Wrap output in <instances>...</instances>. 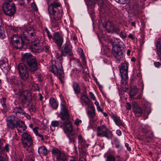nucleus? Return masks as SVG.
<instances>
[{
  "label": "nucleus",
  "mask_w": 161,
  "mask_h": 161,
  "mask_svg": "<svg viewBox=\"0 0 161 161\" xmlns=\"http://www.w3.org/2000/svg\"><path fill=\"white\" fill-rule=\"evenodd\" d=\"M24 114V115L26 117V118L28 119H30L31 118V117L30 115L28 114L25 113L24 112V114Z\"/></svg>",
  "instance_id": "63"
},
{
  "label": "nucleus",
  "mask_w": 161,
  "mask_h": 161,
  "mask_svg": "<svg viewBox=\"0 0 161 161\" xmlns=\"http://www.w3.org/2000/svg\"><path fill=\"white\" fill-rule=\"evenodd\" d=\"M61 149L56 148L53 147L51 150V153L52 156L53 157H56L59 153L61 151Z\"/></svg>",
  "instance_id": "35"
},
{
  "label": "nucleus",
  "mask_w": 161,
  "mask_h": 161,
  "mask_svg": "<svg viewBox=\"0 0 161 161\" xmlns=\"http://www.w3.org/2000/svg\"><path fill=\"white\" fill-rule=\"evenodd\" d=\"M120 30V29L119 27L114 26V31H113V32H115L117 34H119V33Z\"/></svg>",
  "instance_id": "51"
},
{
  "label": "nucleus",
  "mask_w": 161,
  "mask_h": 161,
  "mask_svg": "<svg viewBox=\"0 0 161 161\" xmlns=\"http://www.w3.org/2000/svg\"><path fill=\"white\" fill-rule=\"evenodd\" d=\"M10 41L13 46L17 49L22 48L24 44L21 38L16 34H14L11 37Z\"/></svg>",
  "instance_id": "11"
},
{
  "label": "nucleus",
  "mask_w": 161,
  "mask_h": 161,
  "mask_svg": "<svg viewBox=\"0 0 161 161\" xmlns=\"http://www.w3.org/2000/svg\"><path fill=\"white\" fill-rule=\"evenodd\" d=\"M67 136L69 138L70 143L74 142H75V138L76 137V134L75 131H72L68 133Z\"/></svg>",
  "instance_id": "27"
},
{
  "label": "nucleus",
  "mask_w": 161,
  "mask_h": 161,
  "mask_svg": "<svg viewBox=\"0 0 161 161\" xmlns=\"http://www.w3.org/2000/svg\"><path fill=\"white\" fill-rule=\"evenodd\" d=\"M63 129L64 133L66 134L73 131V127L71 123L69 121L65 122L64 125Z\"/></svg>",
  "instance_id": "20"
},
{
  "label": "nucleus",
  "mask_w": 161,
  "mask_h": 161,
  "mask_svg": "<svg viewBox=\"0 0 161 161\" xmlns=\"http://www.w3.org/2000/svg\"><path fill=\"white\" fill-rule=\"evenodd\" d=\"M115 43L113 44L112 53L114 57L118 60H122L123 57V52L121 48L123 45L122 43H120V40L118 39H114Z\"/></svg>",
  "instance_id": "4"
},
{
  "label": "nucleus",
  "mask_w": 161,
  "mask_h": 161,
  "mask_svg": "<svg viewBox=\"0 0 161 161\" xmlns=\"http://www.w3.org/2000/svg\"><path fill=\"white\" fill-rule=\"evenodd\" d=\"M5 37V34L2 26H0V38L3 39Z\"/></svg>",
  "instance_id": "42"
},
{
  "label": "nucleus",
  "mask_w": 161,
  "mask_h": 161,
  "mask_svg": "<svg viewBox=\"0 0 161 161\" xmlns=\"http://www.w3.org/2000/svg\"><path fill=\"white\" fill-rule=\"evenodd\" d=\"M97 136L105 137L108 139L111 138L113 135L111 132L103 126L101 127L98 126L97 128Z\"/></svg>",
  "instance_id": "10"
},
{
  "label": "nucleus",
  "mask_w": 161,
  "mask_h": 161,
  "mask_svg": "<svg viewBox=\"0 0 161 161\" xmlns=\"http://www.w3.org/2000/svg\"><path fill=\"white\" fill-rule=\"evenodd\" d=\"M16 127L18 131L20 133L23 132L27 128L25 123L22 121H18L16 123Z\"/></svg>",
  "instance_id": "19"
},
{
  "label": "nucleus",
  "mask_w": 161,
  "mask_h": 161,
  "mask_svg": "<svg viewBox=\"0 0 161 161\" xmlns=\"http://www.w3.org/2000/svg\"><path fill=\"white\" fill-rule=\"evenodd\" d=\"M78 140L79 147L81 148L82 150L84 151L88 147V144L86 143L85 139L81 135L78 136Z\"/></svg>",
  "instance_id": "15"
},
{
  "label": "nucleus",
  "mask_w": 161,
  "mask_h": 161,
  "mask_svg": "<svg viewBox=\"0 0 161 161\" xmlns=\"http://www.w3.org/2000/svg\"><path fill=\"white\" fill-rule=\"evenodd\" d=\"M50 17L53 15V18L51 19L52 27L55 28L54 30H57L59 28V24L61 22V19L62 16L63 10L61 7V4H57L53 8L51 11L48 10Z\"/></svg>",
  "instance_id": "1"
},
{
  "label": "nucleus",
  "mask_w": 161,
  "mask_h": 161,
  "mask_svg": "<svg viewBox=\"0 0 161 161\" xmlns=\"http://www.w3.org/2000/svg\"><path fill=\"white\" fill-rule=\"evenodd\" d=\"M19 76L23 81H27L29 77L28 71L19 73Z\"/></svg>",
  "instance_id": "28"
},
{
  "label": "nucleus",
  "mask_w": 161,
  "mask_h": 161,
  "mask_svg": "<svg viewBox=\"0 0 161 161\" xmlns=\"http://www.w3.org/2000/svg\"><path fill=\"white\" fill-rule=\"evenodd\" d=\"M36 135L41 137L42 140L43 141L44 140V137H43V135H42L38 133V132Z\"/></svg>",
  "instance_id": "60"
},
{
  "label": "nucleus",
  "mask_w": 161,
  "mask_h": 161,
  "mask_svg": "<svg viewBox=\"0 0 161 161\" xmlns=\"http://www.w3.org/2000/svg\"><path fill=\"white\" fill-rule=\"evenodd\" d=\"M116 158L113 154L107 156L106 161H115Z\"/></svg>",
  "instance_id": "44"
},
{
  "label": "nucleus",
  "mask_w": 161,
  "mask_h": 161,
  "mask_svg": "<svg viewBox=\"0 0 161 161\" xmlns=\"http://www.w3.org/2000/svg\"><path fill=\"white\" fill-rule=\"evenodd\" d=\"M2 143L0 142V148L1 149H3V150L2 152V154L3 153V152L4 151H6L7 152H8L9 151V146L8 144H6L4 148H3L2 147Z\"/></svg>",
  "instance_id": "45"
},
{
  "label": "nucleus",
  "mask_w": 161,
  "mask_h": 161,
  "mask_svg": "<svg viewBox=\"0 0 161 161\" xmlns=\"http://www.w3.org/2000/svg\"><path fill=\"white\" fill-rule=\"evenodd\" d=\"M110 115L116 125L119 126H121L123 127H125V124L122 120H121L119 117L113 113H111Z\"/></svg>",
  "instance_id": "16"
},
{
  "label": "nucleus",
  "mask_w": 161,
  "mask_h": 161,
  "mask_svg": "<svg viewBox=\"0 0 161 161\" xmlns=\"http://www.w3.org/2000/svg\"><path fill=\"white\" fill-rule=\"evenodd\" d=\"M21 88L19 89V91H18V93H17L15 92H14L15 94L16 95H18L22 97L24 100H26L28 98V96L30 94V93L28 91H22L21 90Z\"/></svg>",
  "instance_id": "18"
},
{
  "label": "nucleus",
  "mask_w": 161,
  "mask_h": 161,
  "mask_svg": "<svg viewBox=\"0 0 161 161\" xmlns=\"http://www.w3.org/2000/svg\"><path fill=\"white\" fill-rule=\"evenodd\" d=\"M38 44L36 43H33L30 45V49L32 52L34 53H39L41 52V49L38 46Z\"/></svg>",
  "instance_id": "24"
},
{
  "label": "nucleus",
  "mask_w": 161,
  "mask_h": 161,
  "mask_svg": "<svg viewBox=\"0 0 161 161\" xmlns=\"http://www.w3.org/2000/svg\"><path fill=\"white\" fill-rule=\"evenodd\" d=\"M138 89L135 86H133L129 93L130 97L132 98L136 95L138 93Z\"/></svg>",
  "instance_id": "31"
},
{
  "label": "nucleus",
  "mask_w": 161,
  "mask_h": 161,
  "mask_svg": "<svg viewBox=\"0 0 161 161\" xmlns=\"http://www.w3.org/2000/svg\"><path fill=\"white\" fill-rule=\"evenodd\" d=\"M6 98L3 97H2L1 99V103L3 107V109L6 110L7 109V107L6 104Z\"/></svg>",
  "instance_id": "41"
},
{
  "label": "nucleus",
  "mask_w": 161,
  "mask_h": 161,
  "mask_svg": "<svg viewBox=\"0 0 161 161\" xmlns=\"http://www.w3.org/2000/svg\"><path fill=\"white\" fill-rule=\"evenodd\" d=\"M47 3L48 7V10L51 11L53 8L56 6L57 4H60L55 0H47Z\"/></svg>",
  "instance_id": "23"
},
{
  "label": "nucleus",
  "mask_w": 161,
  "mask_h": 161,
  "mask_svg": "<svg viewBox=\"0 0 161 161\" xmlns=\"http://www.w3.org/2000/svg\"><path fill=\"white\" fill-rule=\"evenodd\" d=\"M97 108L98 111L103 112V109L101 108L100 106L97 107Z\"/></svg>",
  "instance_id": "64"
},
{
  "label": "nucleus",
  "mask_w": 161,
  "mask_h": 161,
  "mask_svg": "<svg viewBox=\"0 0 161 161\" xmlns=\"http://www.w3.org/2000/svg\"><path fill=\"white\" fill-rule=\"evenodd\" d=\"M79 50L80 51V52H81L80 54V56L82 60L83 61V62L84 64V65L85 64H86V60L85 59L84 54L83 53V50L81 48L79 49Z\"/></svg>",
  "instance_id": "47"
},
{
  "label": "nucleus",
  "mask_w": 161,
  "mask_h": 161,
  "mask_svg": "<svg viewBox=\"0 0 161 161\" xmlns=\"http://www.w3.org/2000/svg\"><path fill=\"white\" fill-rule=\"evenodd\" d=\"M103 26L108 32H113L114 30V26L112 22L110 21L106 22L103 24Z\"/></svg>",
  "instance_id": "21"
},
{
  "label": "nucleus",
  "mask_w": 161,
  "mask_h": 161,
  "mask_svg": "<svg viewBox=\"0 0 161 161\" xmlns=\"http://www.w3.org/2000/svg\"><path fill=\"white\" fill-rule=\"evenodd\" d=\"M129 64L127 62H125L121 64L120 67V72L121 74V77L123 81H124V83L125 84V88L124 91L126 90L128 88V86L126 84V80H128V68Z\"/></svg>",
  "instance_id": "6"
},
{
  "label": "nucleus",
  "mask_w": 161,
  "mask_h": 161,
  "mask_svg": "<svg viewBox=\"0 0 161 161\" xmlns=\"http://www.w3.org/2000/svg\"><path fill=\"white\" fill-rule=\"evenodd\" d=\"M81 122L82 121L81 120L79 119H76L75 122V124L76 125H78L80 123H81Z\"/></svg>",
  "instance_id": "55"
},
{
  "label": "nucleus",
  "mask_w": 161,
  "mask_h": 161,
  "mask_svg": "<svg viewBox=\"0 0 161 161\" xmlns=\"http://www.w3.org/2000/svg\"><path fill=\"white\" fill-rule=\"evenodd\" d=\"M156 48L157 54L161 58V37L159 38L157 42Z\"/></svg>",
  "instance_id": "25"
},
{
  "label": "nucleus",
  "mask_w": 161,
  "mask_h": 161,
  "mask_svg": "<svg viewBox=\"0 0 161 161\" xmlns=\"http://www.w3.org/2000/svg\"><path fill=\"white\" fill-rule=\"evenodd\" d=\"M39 129L38 127L37 126H36L34 128H33V130L36 135L38 133V131H37V130Z\"/></svg>",
  "instance_id": "59"
},
{
  "label": "nucleus",
  "mask_w": 161,
  "mask_h": 161,
  "mask_svg": "<svg viewBox=\"0 0 161 161\" xmlns=\"http://www.w3.org/2000/svg\"><path fill=\"white\" fill-rule=\"evenodd\" d=\"M31 5L33 7L34 9V10H35L36 11V10H37V8L36 6L35 3H32L31 4Z\"/></svg>",
  "instance_id": "62"
},
{
  "label": "nucleus",
  "mask_w": 161,
  "mask_h": 161,
  "mask_svg": "<svg viewBox=\"0 0 161 161\" xmlns=\"http://www.w3.org/2000/svg\"><path fill=\"white\" fill-rule=\"evenodd\" d=\"M13 112L15 114L19 113L21 114H24V111L20 107H16L14 108Z\"/></svg>",
  "instance_id": "36"
},
{
  "label": "nucleus",
  "mask_w": 161,
  "mask_h": 161,
  "mask_svg": "<svg viewBox=\"0 0 161 161\" xmlns=\"http://www.w3.org/2000/svg\"><path fill=\"white\" fill-rule=\"evenodd\" d=\"M60 124V122L58 120H53L51 122L50 128L51 130L53 131L55 130V127H58Z\"/></svg>",
  "instance_id": "32"
},
{
  "label": "nucleus",
  "mask_w": 161,
  "mask_h": 161,
  "mask_svg": "<svg viewBox=\"0 0 161 161\" xmlns=\"http://www.w3.org/2000/svg\"><path fill=\"white\" fill-rule=\"evenodd\" d=\"M53 41L58 46L61 47L63 43L64 40L59 33L56 32L53 35Z\"/></svg>",
  "instance_id": "17"
},
{
  "label": "nucleus",
  "mask_w": 161,
  "mask_h": 161,
  "mask_svg": "<svg viewBox=\"0 0 161 161\" xmlns=\"http://www.w3.org/2000/svg\"><path fill=\"white\" fill-rule=\"evenodd\" d=\"M142 131L145 133H147V130H150L149 127L148 125H142Z\"/></svg>",
  "instance_id": "46"
},
{
  "label": "nucleus",
  "mask_w": 161,
  "mask_h": 161,
  "mask_svg": "<svg viewBox=\"0 0 161 161\" xmlns=\"http://www.w3.org/2000/svg\"><path fill=\"white\" fill-rule=\"evenodd\" d=\"M90 108H92V111H88V115L90 119H93L95 118L96 115L95 109L94 107L92 105L90 106Z\"/></svg>",
  "instance_id": "30"
},
{
  "label": "nucleus",
  "mask_w": 161,
  "mask_h": 161,
  "mask_svg": "<svg viewBox=\"0 0 161 161\" xmlns=\"http://www.w3.org/2000/svg\"><path fill=\"white\" fill-rule=\"evenodd\" d=\"M18 69L19 74L28 71L26 65L22 63H19L18 64Z\"/></svg>",
  "instance_id": "26"
},
{
  "label": "nucleus",
  "mask_w": 161,
  "mask_h": 161,
  "mask_svg": "<svg viewBox=\"0 0 161 161\" xmlns=\"http://www.w3.org/2000/svg\"><path fill=\"white\" fill-rule=\"evenodd\" d=\"M72 47L69 42L66 43L61 50V53L64 56H68L72 57L73 55L72 51Z\"/></svg>",
  "instance_id": "12"
},
{
  "label": "nucleus",
  "mask_w": 161,
  "mask_h": 161,
  "mask_svg": "<svg viewBox=\"0 0 161 161\" xmlns=\"http://www.w3.org/2000/svg\"><path fill=\"white\" fill-rule=\"evenodd\" d=\"M33 39L31 40V44L33 43H36L37 44H39V41L36 37H32Z\"/></svg>",
  "instance_id": "48"
},
{
  "label": "nucleus",
  "mask_w": 161,
  "mask_h": 161,
  "mask_svg": "<svg viewBox=\"0 0 161 161\" xmlns=\"http://www.w3.org/2000/svg\"><path fill=\"white\" fill-rule=\"evenodd\" d=\"M14 122H11L8 120L7 121V126L8 127L11 129H14L15 127L16 126Z\"/></svg>",
  "instance_id": "40"
},
{
  "label": "nucleus",
  "mask_w": 161,
  "mask_h": 161,
  "mask_svg": "<svg viewBox=\"0 0 161 161\" xmlns=\"http://www.w3.org/2000/svg\"><path fill=\"white\" fill-rule=\"evenodd\" d=\"M147 133L145 134L144 137L145 138H152L153 136V133L152 131L150 130H147Z\"/></svg>",
  "instance_id": "43"
},
{
  "label": "nucleus",
  "mask_w": 161,
  "mask_h": 161,
  "mask_svg": "<svg viewBox=\"0 0 161 161\" xmlns=\"http://www.w3.org/2000/svg\"><path fill=\"white\" fill-rule=\"evenodd\" d=\"M22 28V29L21 30L25 38L27 37L32 38L35 36L36 35L35 30L32 27H26L24 26Z\"/></svg>",
  "instance_id": "14"
},
{
  "label": "nucleus",
  "mask_w": 161,
  "mask_h": 161,
  "mask_svg": "<svg viewBox=\"0 0 161 161\" xmlns=\"http://www.w3.org/2000/svg\"><path fill=\"white\" fill-rule=\"evenodd\" d=\"M61 110L59 117L62 120H68L70 118L69 112L67 109L66 105L64 103L61 104Z\"/></svg>",
  "instance_id": "13"
},
{
  "label": "nucleus",
  "mask_w": 161,
  "mask_h": 161,
  "mask_svg": "<svg viewBox=\"0 0 161 161\" xmlns=\"http://www.w3.org/2000/svg\"><path fill=\"white\" fill-rule=\"evenodd\" d=\"M55 158L58 161H66L67 157L63 151L61 150Z\"/></svg>",
  "instance_id": "22"
},
{
  "label": "nucleus",
  "mask_w": 161,
  "mask_h": 161,
  "mask_svg": "<svg viewBox=\"0 0 161 161\" xmlns=\"http://www.w3.org/2000/svg\"><path fill=\"white\" fill-rule=\"evenodd\" d=\"M8 63L7 62H5L3 64H2L1 63V65H0V67L2 68H5L6 67V66L8 65Z\"/></svg>",
  "instance_id": "54"
},
{
  "label": "nucleus",
  "mask_w": 161,
  "mask_h": 161,
  "mask_svg": "<svg viewBox=\"0 0 161 161\" xmlns=\"http://www.w3.org/2000/svg\"><path fill=\"white\" fill-rule=\"evenodd\" d=\"M62 56H63L61 55V53L60 54V53H56L55 57L56 58L58 59V60L60 62H56L55 65H56L57 63L59 64L60 63H62V61L63 60Z\"/></svg>",
  "instance_id": "38"
},
{
  "label": "nucleus",
  "mask_w": 161,
  "mask_h": 161,
  "mask_svg": "<svg viewBox=\"0 0 161 161\" xmlns=\"http://www.w3.org/2000/svg\"><path fill=\"white\" fill-rule=\"evenodd\" d=\"M45 31H46L47 35L49 39H51L53 38V36L47 28H45Z\"/></svg>",
  "instance_id": "49"
},
{
  "label": "nucleus",
  "mask_w": 161,
  "mask_h": 161,
  "mask_svg": "<svg viewBox=\"0 0 161 161\" xmlns=\"http://www.w3.org/2000/svg\"><path fill=\"white\" fill-rule=\"evenodd\" d=\"M126 108L128 110H130L131 108V105L129 102H127L126 103Z\"/></svg>",
  "instance_id": "56"
},
{
  "label": "nucleus",
  "mask_w": 161,
  "mask_h": 161,
  "mask_svg": "<svg viewBox=\"0 0 161 161\" xmlns=\"http://www.w3.org/2000/svg\"><path fill=\"white\" fill-rule=\"evenodd\" d=\"M50 69L54 74L58 76L61 82L63 84L64 82V73L62 65L61 63H57L56 65H53L50 68Z\"/></svg>",
  "instance_id": "5"
},
{
  "label": "nucleus",
  "mask_w": 161,
  "mask_h": 161,
  "mask_svg": "<svg viewBox=\"0 0 161 161\" xmlns=\"http://www.w3.org/2000/svg\"><path fill=\"white\" fill-rule=\"evenodd\" d=\"M73 87L76 94H79L80 92V87L79 85L76 82H74L73 83Z\"/></svg>",
  "instance_id": "33"
},
{
  "label": "nucleus",
  "mask_w": 161,
  "mask_h": 161,
  "mask_svg": "<svg viewBox=\"0 0 161 161\" xmlns=\"http://www.w3.org/2000/svg\"><path fill=\"white\" fill-rule=\"evenodd\" d=\"M8 83L14 87L13 91L18 93L19 89L22 88L23 86L22 82L19 80L15 76L10 77L8 80Z\"/></svg>",
  "instance_id": "8"
},
{
  "label": "nucleus",
  "mask_w": 161,
  "mask_h": 161,
  "mask_svg": "<svg viewBox=\"0 0 161 161\" xmlns=\"http://www.w3.org/2000/svg\"><path fill=\"white\" fill-rule=\"evenodd\" d=\"M83 100L84 101L85 103L87 105H88L90 103V101L88 97L86 95H83L81 97Z\"/></svg>",
  "instance_id": "39"
},
{
  "label": "nucleus",
  "mask_w": 161,
  "mask_h": 161,
  "mask_svg": "<svg viewBox=\"0 0 161 161\" xmlns=\"http://www.w3.org/2000/svg\"><path fill=\"white\" fill-rule=\"evenodd\" d=\"M8 121L15 123L16 124L17 122L18 121H20L18 120L17 117L14 115H11L9 116L8 118Z\"/></svg>",
  "instance_id": "37"
},
{
  "label": "nucleus",
  "mask_w": 161,
  "mask_h": 161,
  "mask_svg": "<svg viewBox=\"0 0 161 161\" xmlns=\"http://www.w3.org/2000/svg\"><path fill=\"white\" fill-rule=\"evenodd\" d=\"M3 149L0 148V161H4V158L2 156V152Z\"/></svg>",
  "instance_id": "58"
},
{
  "label": "nucleus",
  "mask_w": 161,
  "mask_h": 161,
  "mask_svg": "<svg viewBox=\"0 0 161 161\" xmlns=\"http://www.w3.org/2000/svg\"><path fill=\"white\" fill-rule=\"evenodd\" d=\"M151 111L152 109L150 106L148 105L144 108L143 111L139 107H134L133 112L135 116L136 117H140L143 114L144 119H145L148 118V115L151 113Z\"/></svg>",
  "instance_id": "7"
},
{
  "label": "nucleus",
  "mask_w": 161,
  "mask_h": 161,
  "mask_svg": "<svg viewBox=\"0 0 161 161\" xmlns=\"http://www.w3.org/2000/svg\"><path fill=\"white\" fill-rule=\"evenodd\" d=\"M21 141L23 147L27 152L31 154L32 153L31 146L33 144V140L29 132L25 131L22 134Z\"/></svg>",
  "instance_id": "2"
},
{
  "label": "nucleus",
  "mask_w": 161,
  "mask_h": 161,
  "mask_svg": "<svg viewBox=\"0 0 161 161\" xmlns=\"http://www.w3.org/2000/svg\"><path fill=\"white\" fill-rule=\"evenodd\" d=\"M38 152L40 154L46 155L48 153V151L45 146H42L38 148Z\"/></svg>",
  "instance_id": "29"
},
{
  "label": "nucleus",
  "mask_w": 161,
  "mask_h": 161,
  "mask_svg": "<svg viewBox=\"0 0 161 161\" xmlns=\"http://www.w3.org/2000/svg\"><path fill=\"white\" fill-rule=\"evenodd\" d=\"M130 2L129 0H121L120 4H125L128 3Z\"/></svg>",
  "instance_id": "57"
},
{
  "label": "nucleus",
  "mask_w": 161,
  "mask_h": 161,
  "mask_svg": "<svg viewBox=\"0 0 161 161\" xmlns=\"http://www.w3.org/2000/svg\"><path fill=\"white\" fill-rule=\"evenodd\" d=\"M120 36V37L123 39L126 37V33L124 31H121Z\"/></svg>",
  "instance_id": "53"
},
{
  "label": "nucleus",
  "mask_w": 161,
  "mask_h": 161,
  "mask_svg": "<svg viewBox=\"0 0 161 161\" xmlns=\"http://www.w3.org/2000/svg\"><path fill=\"white\" fill-rule=\"evenodd\" d=\"M23 58L26 61L30 72L31 74H33L36 70L37 67L35 57L30 53H26L24 54Z\"/></svg>",
  "instance_id": "3"
},
{
  "label": "nucleus",
  "mask_w": 161,
  "mask_h": 161,
  "mask_svg": "<svg viewBox=\"0 0 161 161\" xmlns=\"http://www.w3.org/2000/svg\"><path fill=\"white\" fill-rule=\"evenodd\" d=\"M115 147L117 148H119L120 147V144L119 141L117 139L114 140Z\"/></svg>",
  "instance_id": "50"
},
{
  "label": "nucleus",
  "mask_w": 161,
  "mask_h": 161,
  "mask_svg": "<svg viewBox=\"0 0 161 161\" xmlns=\"http://www.w3.org/2000/svg\"><path fill=\"white\" fill-rule=\"evenodd\" d=\"M154 64L156 67H158L161 65L160 63L159 62H155Z\"/></svg>",
  "instance_id": "61"
},
{
  "label": "nucleus",
  "mask_w": 161,
  "mask_h": 161,
  "mask_svg": "<svg viewBox=\"0 0 161 161\" xmlns=\"http://www.w3.org/2000/svg\"><path fill=\"white\" fill-rule=\"evenodd\" d=\"M4 13L8 16H11L15 12L14 4L11 1H7L3 5V8Z\"/></svg>",
  "instance_id": "9"
},
{
  "label": "nucleus",
  "mask_w": 161,
  "mask_h": 161,
  "mask_svg": "<svg viewBox=\"0 0 161 161\" xmlns=\"http://www.w3.org/2000/svg\"><path fill=\"white\" fill-rule=\"evenodd\" d=\"M49 103L51 107L54 109H56L57 108L58 104L56 100L53 98H50Z\"/></svg>",
  "instance_id": "34"
},
{
  "label": "nucleus",
  "mask_w": 161,
  "mask_h": 161,
  "mask_svg": "<svg viewBox=\"0 0 161 161\" xmlns=\"http://www.w3.org/2000/svg\"><path fill=\"white\" fill-rule=\"evenodd\" d=\"M89 95L90 96L91 98L93 100H96V97L94 95L93 93L92 92H89Z\"/></svg>",
  "instance_id": "52"
}]
</instances>
